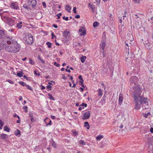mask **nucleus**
I'll return each mask as SVG.
<instances>
[{
	"instance_id": "1",
	"label": "nucleus",
	"mask_w": 153,
	"mask_h": 153,
	"mask_svg": "<svg viewBox=\"0 0 153 153\" xmlns=\"http://www.w3.org/2000/svg\"><path fill=\"white\" fill-rule=\"evenodd\" d=\"M142 91L138 86L133 88L132 92V97L134 99V102L135 104V108L138 110L140 108L141 105L143 109H146L148 108V102L149 100L143 96H140Z\"/></svg>"
},
{
	"instance_id": "2",
	"label": "nucleus",
	"mask_w": 153,
	"mask_h": 153,
	"mask_svg": "<svg viewBox=\"0 0 153 153\" xmlns=\"http://www.w3.org/2000/svg\"><path fill=\"white\" fill-rule=\"evenodd\" d=\"M7 43L9 45L5 48L6 50L12 53H16L19 51L21 49L20 45L17 41L13 38L6 37Z\"/></svg>"
},
{
	"instance_id": "3",
	"label": "nucleus",
	"mask_w": 153,
	"mask_h": 153,
	"mask_svg": "<svg viewBox=\"0 0 153 153\" xmlns=\"http://www.w3.org/2000/svg\"><path fill=\"white\" fill-rule=\"evenodd\" d=\"M23 40L25 41L26 44L30 45L33 42V38L32 35L29 33H27L23 38Z\"/></svg>"
},
{
	"instance_id": "4",
	"label": "nucleus",
	"mask_w": 153,
	"mask_h": 153,
	"mask_svg": "<svg viewBox=\"0 0 153 153\" xmlns=\"http://www.w3.org/2000/svg\"><path fill=\"white\" fill-rule=\"evenodd\" d=\"M137 80V78L136 76H132L131 77L130 79V81L131 82V84L134 83L135 85V86H134L133 87V88L134 87H135L137 86H138L139 87V86L138 85H136V82Z\"/></svg>"
},
{
	"instance_id": "5",
	"label": "nucleus",
	"mask_w": 153,
	"mask_h": 153,
	"mask_svg": "<svg viewBox=\"0 0 153 153\" xmlns=\"http://www.w3.org/2000/svg\"><path fill=\"white\" fill-rule=\"evenodd\" d=\"M27 3L30 6L34 7L37 3L36 0H27Z\"/></svg>"
},
{
	"instance_id": "6",
	"label": "nucleus",
	"mask_w": 153,
	"mask_h": 153,
	"mask_svg": "<svg viewBox=\"0 0 153 153\" xmlns=\"http://www.w3.org/2000/svg\"><path fill=\"white\" fill-rule=\"evenodd\" d=\"M91 115L90 112L89 111H87L84 113L82 117V119L83 120H85L88 119Z\"/></svg>"
},
{
	"instance_id": "7",
	"label": "nucleus",
	"mask_w": 153,
	"mask_h": 153,
	"mask_svg": "<svg viewBox=\"0 0 153 153\" xmlns=\"http://www.w3.org/2000/svg\"><path fill=\"white\" fill-rule=\"evenodd\" d=\"M100 49L101 51H102L103 54V56H105V55L104 54V49L105 48V42L102 41L101 42V43L100 45Z\"/></svg>"
},
{
	"instance_id": "8",
	"label": "nucleus",
	"mask_w": 153,
	"mask_h": 153,
	"mask_svg": "<svg viewBox=\"0 0 153 153\" xmlns=\"http://www.w3.org/2000/svg\"><path fill=\"white\" fill-rule=\"evenodd\" d=\"M79 32L81 36H84L86 34V30L83 27H81L79 29Z\"/></svg>"
},
{
	"instance_id": "9",
	"label": "nucleus",
	"mask_w": 153,
	"mask_h": 153,
	"mask_svg": "<svg viewBox=\"0 0 153 153\" xmlns=\"http://www.w3.org/2000/svg\"><path fill=\"white\" fill-rule=\"evenodd\" d=\"M6 21L7 23L10 26H12L14 25L13 20L10 18H7Z\"/></svg>"
},
{
	"instance_id": "10",
	"label": "nucleus",
	"mask_w": 153,
	"mask_h": 153,
	"mask_svg": "<svg viewBox=\"0 0 153 153\" xmlns=\"http://www.w3.org/2000/svg\"><path fill=\"white\" fill-rule=\"evenodd\" d=\"M10 7L11 8L16 9H19V8L18 3L16 2L11 3L10 5Z\"/></svg>"
},
{
	"instance_id": "11",
	"label": "nucleus",
	"mask_w": 153,
	"mask_h": 153,
	"mask_svg": "<svg viewBox=\"0 0 153 153\" xmlns=\"http://www.w3.org/2000/svg\"><path fill=\"white\" fill-rule=\"evenodd\" d=\"M123 99V95L121 94H120L119 95L118 100V104L119 105H121Z\"/></svg>"
},
{
	"instance_id": "12",
	"label": "nucleus",
	"mask_w": 153,
	"mask_h": 153,
	"mask_svg": "<svg viewBox=\"0 0 153 153\" xmlns=\"http://www.w3.org/2000/svg\"><path fill=\"white\" fill-rule=\"evenodd\" d=\"M44 121L45 123L46 126H48V125H51V121L47 117L44 120Z\"/></svg>"
},
{
	"instance_id": "13",
	"label": "nucleus",
	"mask_w": 153,
	"mask_h": 153,
	"mask_svg": "<svg viewBox=\"0 0 153 153\" xmlns=\"http://www.w3.org/2000/svg\"><path fill=\"white\" fill-rule=\"evenodd\" d=\"M6 31L4 30H0V39H1L4 36Z\"/></svg>"
},
{
	"instance_id": "14",
	"label": "nucleus",
	"mask_w": 153,
	"mask_h": 153,
	"mask_svg": "<svg viewBox=\"0 0 153 153\" xmlns=\"http://www.w3.org/2000/svg\"><path fill=\"white\" fill-rule=\"evenodd\" d=\"M88 7H90L93 12L94 11L95 6L93 4H91V3H90L88 4Z\"/></svg>"
},
{
	"instance_id": "15",
	"label": "nucleus",
	"mask_w": 153,
	"mask_h": 153,
	"mask_svg": "<svg viewBox=\"0 0 153 153\" xmlns=\"http://www.w3.org/2000/svg\"><path fill=\"white\" fill-rule=\"evenodd\" d=\"M0 136L1 138L3 140L7 139L8 136L7 135L5 134L2 133L0 134Z\"/></svg>"
},
{
	"instance_id": "16",
	"label": "nucleus",
	"mask_w": 153,
	"mask_h": 153,
	"mask_svg": "<svg viewBox=\"0 0 153 153\" xmlns=\"http://www.w3.org/2000/svg\"><path fill=\"white\" fill-rule=\"evenodd\" d=\"M14 134L16 136L19 137L21 134L20 131L19 129H17L16 131L14 132Z\"/></svg>"
},
{
	"instance_id": "17",
	"label": "nucleus",
	"mask_w": 153,
	"mask_h": 153,
	"mask_svg": "<svg viewBox=\"0 0 153 153\" xmlns=\"http://www.w3.org/2000/svg\"><path fill=\"white\" fill-rule=\"evenodd\" d=\"M145 46L147 48H149L150 46V43L148 40L145 41L144 43Z\"/></svg>"
},
{
	"instance_id": "18",
	"label": "nucleus",
	"mask_w": 153,
	"mask_h": 153,
	"mask_svg": "<svg viewBox=\"0 0 153 153\" xmlns=\"http://www.w3.org/2000/svg\"><path fill=\"white\" fill-rule=\"evenodd\" d=\"M97 91L98 92V96L101 97L103 94L102 90L100 88H99L97 90Z\"/></svg>"
},
{
	"instance_id": "19",
	"label": "nucleus",
	"mask_w": 153,
	"mask_h": 153,
	"mask_svg": "<svg viewBox=\"0 0 153 153\" xmlns=\"http://www.w3.org/2000/svg\"><path fill=\"white\" fill-rule=\"evenodd\" d=\"M71 9V7L70 6L69 4H67L65 6V10L69 13H70Z\"/></svg>"
},
{
	"instance_id": "20",
	"label": "nucleus",
	"mask_w": 153,
	"mask_h": 153,
	"mask_svg": "<svg viewBox=\"0 0 153 153\" xmlns=\"http://www.w3.org/2000/svg\"><path fill=\"white\" fill-rule=\"evenodd\" d=\"M69 32L67 30H65L63 33V36L65 37H66L68 34H69Z\"/></svg>"
},
{
	"instance_id": "21",
	"label": "nucleus",
	"mask_w": 153,
	"mask_h": 153,
	"mask_svg": "<svg viewBox=\"0 0 153 153\" xmlns=\"http://www.w3.org/2000/svg\"><path fill=\"white\" fill-rule=\"evenodd\" d=\"M84 126L86 127L87 129H88L90 128V125L88 122H85L84 123Z\"/></svg>"
},
{
	"instance_id": "22",
	"label": "nucleus",
	"mask_w": 153,
	"mask_h": 153,
	"mask_svg": "<svg viewBox=\"0 0 153 153\" xmlns=\"http://www.w3.org/2000/svg\"><path fill=\"white\" fill-rule=\"evenodd\" d=\"M86 58V56H82L80 58L81 61L82 63H84Z\"/></svg>"
},
{
	"instance_id": "23",
	"label": "nucleus",
	"mask_w": 153,
	"mask_h": 153,
	"mask_svg": "<svg viewBox=\"0 0 153 153\" xmlns=\"http://www.w3.org/2000/svg\"><path fill=\"white\" fill-rule=\"evenodd\" d=\"M103 135H98L96 137V139L97 140H100V139H102L103 138Z\"/></svg>"
},
{
	"instance_id": "24",
	"label": "nucleus",
	"mask_w": 153,
	"mask_h": 153,
	"mask_svg": "<svg viewBox=\"0 0 153 153\" xmlns=\"http://www.w3.org/2000/svg\"><path fill=\"white\" fill-rule=\"evenodd\" d=\"M4 130L5 131H7V132H9L10 129L7 126H5L4 128Z\"/></svg>"
},
{
	"instance_id": "25",
	"label": "nucleus",
	"mask_w": 153,
	"mask_h": 153,
	"mask_svg": "<svg viewBox=\"0 0 153 153\" xmlns=\"http://www.w3.org/2000/svg\"><path fill=\"white\" fill-rule=\"evenodd\" d=\"M22 22H21L19 23H18L16 25V27L19 28H21L22 27Z\"/></svg>"
},
{
	"instance_id": "26",
	"label": "nucleus",
	"mask_w": 153,
	"mask_h": 153,
	"mask_svg": "<svg viewBox=\"0 0 153 153\" xmlns=\"http://www.w3.org/2000/svg\"><path fill=\"white\" fill-rule=\"evenodd\" d=\"M99 23L97 22H94L93 24V26L94 27H97Z\"/></svg>"
},
{
	"instance_id": "27",
	"label": "nucleus",
	"mask_w": 153,
	"mask_h": 153,
	"mask_svg": "<svg viewBox=\"0 0 153 153\" xmlns=\"http://www.w3.org/2000/svg\"><path fill=\"white\" fill-rule=\"evenodd\" d=\"M19 83L22 85L23 86H26L27 85L26 84L23 82L20 81L19 82Z\"/></svg>"
},
{
	"instance_id": "28",
	"label": "nucleus",
	"mask_w": 153,
	"mask_h": 153,
	"mask_svg": "<svg viewBox=\"0 0 153 153\" xmlns=\"http://www.w3.org/2000/svg\"><path fill=\"white\" fill-rule=\"evenodd\" d=\"M48 96H49V98L50 99L52 100H54L55 99L54 97H53L52 95L51 94H48Z\"/></svg>"
},
{
	"instance_id": "29",
	"label": "nucleus",
	"mask_w": 153,
	"mask_h": 153,
	"mask_svg": "<svg viewBox=\"0 0 153 153\" xmlns=\"http://www.w3.org/2000/svg\"><path fill=\"white\" fill-rule=\"evenodd\" d=\"M79 144L80 145H85V142L82 140H80L79 141Z\"/></svg>"
},
{
	"instance_id": "30",
	"label": "nucleus",
	"mask_w": 153,
	"mask_h": 153,
	"mask_svg": "<svg viewBox=\"0 0 153 153\" xmlns=\"http://www.w3.org/2000/svg\"><path fill=\"white\" fill-rule=\"evenodd\" d=\"M38 59L39 60L42 62L43 63H45V61L41 58L39 55L38 57Z\"/></svg>"
},
{
	"instance_id": "31",
	"label": "nucleus",
	"mask_w": 153,
	"mask_h": 153,
	"mask_svg": "<svg viewBox=\"0 0 153 153\" xmlns=\"http://www.w3.org/2000/svg\"><path fill=\"white\" fill-rule=\"evenodd\" d=\"M4 126V123L1 120H0V129H2Z\"/></svg>"
},
{
	"instance_id": "32",
	"label": "nucleus",
	"mask_w": 153,
	"mask_h": 153,
	"mask_svg": "<svg viewBox=\"0 0 153 153\" xmlns=\"http://www.w3.org/2000/svg\"><path fill=\"white\" fill-rule=\"evenodd\" d=\"M23 73L22 72H18L17 73V75L19 77H21L23 76Z\"/></svg>"
},
{
	"instance_id": "33",
	"label": "nucleus",
	"mask_w": 153,
	"mask_h": 153,
	"mask_svg": "<svg viewBox=\"0 0 153 153\" xmlns=\"http://www.w3.org/2000/svg\"><path fill=\"white\" fill-rule=\"evenodd\" d=\"M46 45L48 46V48H50L51 47L52 44L49 42H48L46 43Z\"/></svg>"
},
{
	"instance_id": "34",
	"label": "nucleus",
	"mask_w": 153,
	"mask_h": 153,
	"mask_svg": "<svg viewBox=\"0 0 153 153\" xmlns=\"http://www.w3.org/2000/svg\"><path fill=\"white\" fill-rule=\"evenodd\" d=\"M133 1L135 4H139L140 2V0H133Z\"/></svg>"
},
{
	"instance_id": "35",
	"label": "nucleus",
	"mask_w": 153,
	"mask_h": 153,
	"mask_svg": "<svg viewBox=\"0 0 153 153\" xmlns=\"http://www.w3.org/2000/svg\"><path fill=\"white\" fill-rule=\"evenodd\" d=\"M29 63L32 65H33L34 63V61L30 59H29Z\"/></svg>"
},
{
	"instance_id": "36",
	"label": "nucleus",
	"mask_w": 153,
	"mask_h": 153,
	"mask_svg": "<svg viewBox=\"0 0 153 153\" xmlns=\"http://www.w3.org/2000/svg\"><path fill=\"white\" fill-rule=\"evenodd\" d=\"M127 10H125L124 11V13L123 14V19H124V18L126 17V14L127 13Z\"/></svg>"
},
{
	"instance_id": "37",
	"label": "nucleus",
	"mask_w": 153,
	"mask_h": 153,
	"mask_svg": "<svg viewBox=\"0 0 153 153\" xmlns=\"http://www.w3.org/2000/svg\"><path fill=\"white\" fill-rule=\"evenodd\" d=\"M52 146L54 148H56V143L54 142H53L52 144Z\"/></svg>"
},
{
	"instance_id": "38",
	"label": "nucleus",
	"mask_w": 153,
	"mask_h": 153,
	"mask_svg": "<svg viewBox=\"0 0 153 153\" xmlns=\"http://www.w3.org/2000/svg\"><path fill=\"white\" fill-rule=\"evenodd\" d=\"M46 88L47 89H49V91H51V90L52 86L50 85H47Z\"/></svg>"
},
{
	"instance_id": "39",
	"label": "nucleus",
	"mask_w": 153,
	"mask_h": 153,
	"mask_svg": "<svg viewBox=\"0 0 153 153\" xmlns=\"http://www.w3.org/2000/svg\"><path fill=\"white\" fill-rule=\"evenodd\" d=\"M76 7H74L73 8V11L74 13H76Z\"/></svg>"
},
{
	"instance_id": "40",
	"label": "nucleus",
	"mask_w": 153,
	"mask_h": 153,
	"mask_svg": "<svg viewBox=\"0 0 153 153\" xmlns=\"http://www.w3.org/2000/svg\"><path fill=\"white\" fill-rule=\"evenodd\" d=\"M23 108L24 109H25V112H27L28 111H27V106H24V107H23Z\"/></svg>"
},
{
	"instance_id": "41",
	"label": "nucleus",
	"mask_w": 153,
	"mask_h": 153,
	"mask_svg": "<svg viewBox=\"0 0 153 153\" xmlns=\"http://www.w3.org/2000/svg\"><path fill=\"white\" fill-rule=\"evenodd\" d=\"M72 132L75 135L77 136L78 135L77 132L75 131H73Z\"/></svg>"
},
{
	"instance_id": "42",
	"label": "nucleus",
	"mask_w": 153,
	"mask_h": 153,
	"mask_svg": "<svg viewBox=\"0 0 153 153\" xmlns=\"http://www.w3.org/2000/svg\"><path fill=\"white\" fill-rule=\"evenodd\" d=\"M34 74L35 75H38V76H39L40 75V74L38 72V71H35L34 72Z\"/></svg>"
},
{
	"instance_id": "43",
	"label": "nucleus",
	"mask_w": 153,
	"mask_h": 153,
	"mask_svg": "<svg viewBox=\"0 0 153 153\" xmlns=\"http://www.w3.org/2000/svg\"><path fill=\"white\" fill-rule=\"evenodd\" d=\"M87 104H85L84 103H82L81 105H80V106H84L85 107H86L87 106Z\"/></svg>"
},
{
	"instance_id": "44",
	"label": "nucleus",
	"mask_w": 153,
	"mask_h": 153,
	"mask_svg": "<svg viewBox=\"0 0 153 153\" xmlns=\"http://www.w3.org/2000/svg\"><path fill=\"white\" fill-rule=\"evenodd\" d=\"M26 86L27 87V88L28 89H29V90H30V91H32V88H31V87H30V86L27 85Z\"/></svg>"
},
{
	"instance_id": "45",
	"label": "nucleus",
	"mask_w": 153,
	"mask_h": 153,
	"mask_svg": "<svg viewBox=\"0 0 153 153\" xmlns=\"http://www.w3.org/2000/svg\"><path fill=\"white\" fill-rule=\"evenodd\" d=\"M54 65L57 67H59L60 65L59 64H57L56 62H54Z\"/></svg>"
},
{
	"instance_id": "46",
	"label": "nucleus",
	"mask_w": 153,
	"mask_h": 153,
	"mask_svg": "<svg viewBox=\"0 0 153 153\" xmlns=\"http://www.w3.org/2000/svg\"><path fill=\"white\" fill-rule=\"evenodd\" d=\"M62 14L61 13H59V14L57 15V18L58 19H59L60 18V16H61Z\"/></svg>"
},
{
	"instance_id": "47",
	"label": "nucleus",
	"mask_w": 153,
	"mask_h": 153,
	"mask_svg": "<svg viewBox=\"0 0 153 153\" xmlns=\"http://www.w3.org/2000/svg\"><path fill=\"white\" fill-rule=\"evenodd\" d=\"M23 7L27 9H28L29 8L28 6L26 4H24L23 5Z\"/></svg>"
},
{
	"instance_id": "48",
	"label": "nucleus",
	"mask_w": 153,
	"mask_h": 153,
	"mask_svg": "<svg viewBox=\"0 0 153 153\" xmlns=\"http://www.w3.org/2000/svg\"><path fill=\"white\" fill-rule=\"evenodd\" d=\"M63 19H64L66 21H68V18L67 17H65V16H63Z\"/></svg>"
},
{
	"instance_id": "49",
	"label": "nucleus",
	"mask_w": 153,
	"mask_h": 153,
	"mask_svg": "<svg viewBox=\"0 0 153 153\" xmlns=\"http://www.w3.org/2000/svg\"><path fill=\"white\" fill-rule=\"evenodd\" d=\"M7 81L9 83H10V84H14V82L13 81H12L11 80H7Z\"/></svg>"
},
{
	"instance_id": "50",
	"label": "nucleus",
	"mask_w": 153,
	"mask_h": 153,
	"mask_svg": "<svg viewBox=\"0 0 153 153\" xmlns=\"http://www.w3.org/2000/svg\"><path fill=\"white\" fill-rule=\"evenodd\" d=\"M101 84L103 86V88L105 89V86L104 83L102 82H101Z\"/></svg>"
},
{
	"instance_id": "51",
	"label": "nucleus",
	"mask_w": 153,
	"mask_h": 153,
	"mask_svg": "<svg viewBox=\"0 0 153 153\" xmlns=\"http://www.w3.org/2000/svg\"><path fill=\"white\" fill-rule=\"evenodd\" d=\"M67 68V69H66V70H65V71L66 72H68V73H70V72H71V71L70 70V69H68V68Z\"/></svg>"
},
{
	"instance_id": "52",
	"label": "nucleus",
	"mask_w": 153,
	"mask_h": 153,
	"mask_svg": "<svg viewBox=\"0 0 153 153\" xmlns=\"http://www.w3.org/2000/svg\"><path fill=\"white\" fill-rule=\"evenodd\" d=\"M96 2L98 4H99L100 3V0H95Z\"/></svg>"
},
{
	"instance_id": "53",
	"label": "nucleus",
	"mask_w": 153,
	"mask_h": 153,
	"mask_svg": "<svg viewBox=\"0 0 153 153\" xmlns=\"http://www.w3.org/2000/svg\"><path fill=\"white\" fill-rule=\"evenodd\" d=\"M42 5L45 7L46 6V4L45 2H42Z\"/></svg>"
},
{
	"instance_id": "54",
	"label": "nucleus",
	"mask_w": 153,
	"mask_h": 153,
	"mask_svg": "<svg viewBox=\"0 0 153 153\" xmlns=\"http://www.w3.org/2000/svg\"><path fill=\"white\" fill-rule=\"evenodd\" d=\"M80 16L79 15H77L75 16V18L76 19H79L80 18Z\"/></svg>"
},
{
	"instance_id": "55",
	"label": "nucleus",
	"mask_w": 153,
	"mask_h": 153,
	"mask_svg": "<svg viewBox=\"0 0 153 153\" xmlns=\"http://www.w3.org/2000/svg\"><path fill=\"white\" fill-rule=\"evenodd\" d=\"M130 36H131V37H132V38H131V39H129V40H130V42H131V41H132L133 40V36H132V35H130Z\"/></svg>"
},
{
	"instance_id": "56",
	"label": "nucleus",
	"mask_w": 153,
	"mask_h": 153,
	"mask_svg": "<svg viewBox=\"0 0 153 153\" xmlns=\"http://www.w3.org/2000/svg\"><path fill=\"white\" fill-rule=\"evenodd\" d=\"M51 118L52 119H55V117L53 115H51Z\"/></svg>"
},
{
	"instance_id": "57",
	"label": "nucleus",
	"mask_w": 153,
	"mask_h": 153,
	"mask_svg": "<svg viewBox=\"0 0 153 153\" xmlns=\"http://www.w3.org/2000/svg\"><path fill=\"white\" fill-rule=\"evenodd\" d=\"M53 26L55 28H57L58 27V26L56 24L53 25Z\"/></svg>"
},
{
	"instance_id": "58",
	"label": "nucleus",
	"mask_w": 153,
	"mask_h": 153,
	"mask_svg": "<svg viewBox=\"0 0 153 153\" xmlns=\"http://www.w3.org/2000/svg\"><path fill=\"white\" fill-rule=\"evenodd\" d=\"M79 79L80 80L83 79V78L82 77V76L81 75H80L79 77Z\"/></svg>"
},
{
	"instance_id": "59",
	"label": "nucleus",
	"mask_w": 153,
	"mask_h": 153,
	"mask_svg": "<svg viewBox=\"0 0 153 153\" xmlns=\"http://www.w3.org/2000/svg\"><path fill=\"white\" fill-rule=\"evenodd\" d=\"M83 82H84V80H83V79H82V80H81L79 81V82L81 84L83 83Z\"/></svg>"
},
{
	"instance_id": "60",
	"label": "nucleus",
	"mask_w": 153,
	"mask_h": 153,
	"mask_svg": "<svg viewBox=\"0 0 153 153\" xmlns=\"http://www.w3.org/2000/svg\"><path fill=\"white\" fill-rule=\"evenodd\" d=\"M149 114V113H148L147 114H144V117H145V118H147V117H148V114Z\"/></svg>"
},
{
	"instance_id": "61",
	"label": "nucleus",
	"mask_w": 153,
	"mask_h": 153,
	"mask_svg": "<svg viewBox=\"0 0 153 153\" xmlns=\"http://www.w3.org/2000/svg\"><path fill=\"white\" fill-rule=\"evenodd\" d=\"M62 79H65L66 77L64 75H62Z\"/></svg>"
},
{
	"instance_id": "62",
	"label": "nucleus",
	"mask_w": 153,
	"mask_h": 153,
	"mask_svg": "<svg viewBox=\"0 0 153 153\" xmlns=\"http://www.w3.org/2000/svg\"><path fill=\"white\" fill-rule=\"evenodd\" d=\"M52 39H53V37H56V36L54 35V34L53 33H52Z\"/></svg>"
},
{
	"instance_id": "63",
	"label": "nucleus",
	"mask_w": 153,
	"mask_h": 153,
	"mask_svg": "<svg viewBox=\"0 0 153 153\" xmlns=\"http://www.w3.org/2000/svg\"><path fill=\"white\" fill-rule=\"evenodd\" d=\"M150 131L151 133H153V128H151L150 130Z\"/></svg>"
},
{
	"instance_id": "64",
	"label": "nucleus",
	"mask_w": 153,
	"mask_h": 153,
	"mask_svg": "<svg viewBox=\"0 0 153 153\" xmlns=\"http://www.w3.org/2000/svg\"><path fill=\"white\" fill-rule=\"evenodd\" d=\"M81 85L82 86L83 88H85V86L84 85L83 83H81Z\"/></svg>"
}]
</instances>
